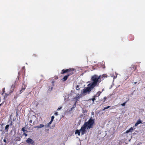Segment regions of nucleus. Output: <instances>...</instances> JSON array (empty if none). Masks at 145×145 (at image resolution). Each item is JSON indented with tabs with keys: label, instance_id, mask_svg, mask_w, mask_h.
<instances>
[{
	"label": "nucleus",
	"instance_id": "obj_4",
	"mask_svg": "<svg viewBox=\"0 0 145 145\" xmlns=\"http://www.w3.org/2000/svg\"><path fill=\"white\" fill-rule=\"evenodd\" d=\"M26 142L29 144H33L34 141L32 139L30 138H28L26 140Z\"/></svg>",
	"mask_w": 145,
	"mask_h": 145
},
{
	"label": "nucleus",
	"instance_id": "obj_24",
	"mask_svg": "<svg viewBox=\"0 0 145 145\" xmlns=\"http://www.w3.org/2000/svg\"><path fill=\"white\" fill-rule=\"evenodd\" d=\"M3 141H4V142H5V143H6V139H4L3 140Z\"/></svg>",
	"mask_w": 145,
	"mask_h": 145
},
{
	"label": "nucleus",
	"instance_id": "obj_16",
	"mask_svg": "<svg viewBox=\"0 0 145 145\" xmlns=\"http://www.w3.org/2000/svg\"><path fill=\"white\" fill-rule=\"evenodd\" d=\"M52 89V87H51V88H49L48 91H50Z\"/></svg>",
	"mask_w": 145,
	"mask_h": 145
},
{
	"label": "nucleus",
	"instance_id": "obj_25",
	"mask_svg": "<svg viewBox=\"0 0 145 145\" xmlns=\"http://www.w3.org/2000/svg\"><path fill=\"white\" fill-rule=\"evenodd\" d=\"M24 135L25 136V137H26L27 136V135L25 133H24Z\"/></svg>",
	"mask_w": 145,
	"mask_h": 145
},
{
	"label": "nucleus",
	"instance_id": "obj_28",
	"mask_svg": "<svg viewBox=\"0 0 145 145\" xmlns=\"http://www.w3.org/2000/svg\"><path fill=\"white\" fill-rule=\"evenodd\" d=\"M34 128H38V126H37L35 127H34Z\"/></svg>",
	"mask_w": 145,
	"mask_h": 145
},
{
	"label": "nucleus",
	"instance_id": "obj_31",
	"mask_svg": "<svg viewBox=\"0 0 145 145\" xmlns=\"http://www.w3.org/2000/svg\"><path fill=\"white\" fill-rule=\"evenodd\" d=\"M73 108H71V110H72V109H73Z\"/></svg>",
	"mask_w": 145,
	"mask_h": 145
},
{
	"label": "nucleus",
	"instance_id": "obj_21",
	"mask_svg": "<svg viewBox=\"0 0 145 145\" xmlns=\"http://www.w3.org/2000/svg\"><path fill=\"white\" fill-rule=\"evenodd\" d=\"M62 108V107H60V108H59L57 109V110H60L61 108Z\"/></svg>",
	"mask_w": 145,
	"mask_h": 145
},
{
	"label": "nucleus",
	"instance_id": "obj_27",
	"mask_svg": "<svg viewBox=\"0 0 145 145\" xmlns=\"http://www.w3.org/2000/svg\"><path fill=\"white\" fill-rule=\"evenodd\" d=\"M5 88H4L3 89V93H4L5 92Z\"/></svg>",
	"mask_w": 145,
	"mask_h": 145
},
{
	"label": "nucleus",
	"instance_id": "obj_8",
	"mask_svg": "<svg viewBox=\"0 0 145 145\" xmlns=\"http://www.w3.org/2000/svg\"><path fill=\"white\" fill-rule=\"evenodd\" d=\"M44 127V125L40 124L38 125V128H41Z\"/></svg>",
	"mask_w": 145,
	"mask_h": 145
},
{
	"label": "nucleus",
	"instance_id": "obj_2",
	"mask_svg": "<svg viewBox=\"0 0 145 145\" xmlns=\"http://www.w3.org/2000/svg\"><path fill=\"white\" fill-rule=\"evenodd\" d=\"M94 122L93 120L90 119L88 121L85 123L80 129L81 134L83 135L86 133V129L92 128L93 127Z\"/></svg>",
	"mask_w": 145,
	"mask_h": 145
},
{
	"label": "nucleus",
	"instance_id": "obj_20",
	"mask_svg": "<svg viewBox=\"0 0 145 145\" xmlns=\"http://www.w3.org/2000/svg\"><path fill=\"white\" fill-rule=\"evenodd\" d=\"M71 69V70H68V72H69L70 71H74V69Z\"/></svg>",
	"mask_w": 145,
	"mask_h": 145
},
{
	"label": "nucleus",
	"instance_id": "obj_26",
	"mask_svg": "<svg viewBox=\"0 0 145 145\" xmlns=\"http://www.w3.org/2000/svg\"><path fill=\"white\" fill-rule=\"evenodd\" d=\"M91 114H92V115H93H93H94V112H91Z\"/></svg>",
	"mask_w": 145,
	"mask_h": 145
},
{
	"label": "nucleus",
	"instance_id": "obj_17",
	"mask_svg": "<svg viewBox=\"0 0 145 145\" xmlns=\"http://www.w3.org/2000/svg\"><path fill=\"white\" fill-rule=\"evenodd\" d=\"M52 121H53L51 120L48 123V124L50 126V125L51 124Z\"/></svg>",
	"mask_w": 145,
	"mask_h": 145
},
{
	"label": "nucleus",
	"instance_id": "obj_14",
	"mask_svg": "<svg viewBox=\"0 0 145 145\" xmlns=\"http://www.w3.org/2000/svg\"><path fill=\"white\" fill-rule=\"evenodd\" d=\"M110 106H107V107H105L103 109V110H105L106 109H108V108H109L110 107Z\"/></svg>",
	"mask_w": 145,
	"mask_h": 145
},
{
	"label": "nucleus",
	"instance_id": "obj_18",
	"mask_svg": "<svg viewBox=\"0 0 145 145\" xmlns=\"http://www.w3.org/2000/svg\"><path fill=\"white\" fill-rule=\"evenodd\" d=\"M54 118V116H52L51 117V120L52 121H53V120Z\"/></svg>",
	"mask_w": 145,
	"mask_h": 145
},
{
	"label": "nucleus",
	"instance_id": "obj_9",
	"mask_svg": "<svg viewBox=\"0 0 145 145\" xmlns=\"http://www.w3.org/2000/svg\"><path fill=\"white\" fill-rule=\"evenodd\" d=\"M71 70V69H69L66 70H63L62 71H63V73H65L68 72V70Z\"/></svg>",
	"mask_w": 145,
	"mask_h": 145
},
{
	"label": "nucleus",
	"instance_id": "obj_13",
	"mask_svg": "<svg viewBox=\"0 0 145 145\" xmlns=\"http://www.w3.org/2000/svg\"><path fill=\"white\" fill-rule=\"evenodd\" d=\"M79 85H77L76 86V89L77 90H78L80 89L79 87Z\"/></svg>",
	"mask_w": 145,
	"mask_h": 145
},
{
	"label": "nucleus",
	"instance_id": "obj_33",
	"mask_svg": "<svg viewBox=\"0 0 145 145\" xmlns=\"http://www.w3.org/2000/svg\"><path fill=\"white\" fill-rule=\"evenodd\" d=\"M116 78V77H114V78Z\"/></svg>",
	"mask_w": 145,
	"mask_h": 145
},
{
	"label": "nucleus",
	"instance_id": "obj_15",
	"mask_svg": "<svg viewBox=\"0 0 145 145\" xmlns=\"http://www.w3.org/2000/svg\"><path fill=\"white\" fill-rule=\"evenodd\" d=\"M22 130L24 132H25V131H26V130L25 129V128L24 127H23L22 128Z\"/></svg>",
	"mask_w": 145,
	"mask_h": 145
},
{
	"label": "nucleus",
	"instance_id": "obj_12",
	"mask_svg": "<svg viewBox=\"0 0 145 145\" xmlns=\"http://www.w3.org/2000/svg\"><path fill=\"white\" fill-rule=\"evenodd\" d=\"M49 127L50 126L48 124H47L46 125H44V127L45 129H46Z\"/></svg>",
	"mask_w": 145,
	"mask_h": 145
},
{
	"label": "nucleus",
	"instance_id": "obj_10",
	"mask_svg": "<svg viewBox=\"0 0 145 145\" xmlns=\"http://www.w3.org/2000/svg\"><path fill=\"white\" fill-rule=\"evenodd\" d=\"M69 75H66L63 78V80L64 81H65L67 79L68 77L69 76Z\"/></svg>",
	"mask_w": 145,
	"mask_h": 145
},
{
	"label": "nucleus",
	"instance_id": "obj_30",
	"mask_svg": "<svg viewBox=\"0 0 145 145\" xmlns=\"http://www.w3.org/2000/svg\"><path fill=\"white\" fill-rule=\"evenodd\" d=\"M105 74H103V76L104 77V76H105Z\"/></svg>",
	"mask_w": 145,
	"mask_h": 145
},
{
	"label": "nucleus",
	"instance_id": "obj_11",
	"mask_svg": "<svg viewBox=\"0 0 145 145\" xmlns=\"http://www.w3.org/2000/svg\"><path fill=\"white\" fill-rule=\"evenodd\" d=\"M80 95H78V96H76L75 98V99L77 101L80 98Z\"/></svg>",
	"mask_w": 145,
	"mask_h": 145
},
{
	"label": "nucleus",
	"instance_id": "obj_3",
	"mask_svg": "<svg viewBox=\"0 0 145 145\" xmlns=\"http://www.w3.org/2000/svg\"><path fill=\"white\" fill-rule=\"evenodd\" d=\"M133 130V127H131L128 130L126 131V132L124 133L123 134L124 136H127V137L128 135H129L130 137L131 136V133Z\"/></svg>",
	"mask_w": 145,
	"mask_h": 145
},
{
	"label": "nucleus",
	"instance_id": "obj_7",
	"mask_svg": "<svg viewBox=\"0 0 145 145\" xmlns=\"http://www.w3.org/2000/svg\"><path fill=\"white\" fill-rule=\"evenodd\" d=\"M9 125H7L5 127V130L7 132L8 131V129L9 127Z\"/></svg>",
	"mask_w": 145,
	"mask_h": 145
},
{
	"label": "nucleus",
	"instance_id": "obj_5",
	"mask_svg": "<svg viewBox=\"0 0 145 145\" xmlns=\"http://www.w3.org/2000/svg\"><path fill=\"white\" fill-rule=\"evenodd\" d=\"M81 133V131H80V129L79 130H76V131L75 133V134H77L78 135H80V133Z\"/></svg>",
	"mask_w": 145,
	"mask_h": 145
},
{
	"label": "nucleus",
	"instance_id": "obj_34",
	"mask_svg": "<svg viewBox=\"0 0 145 145\" xmlns=\"http://www.w3.org/2000/svg\"><path fill=\"white\" fill-rule=\"evenodd\" d=\"M135 84L136 83V82H135Z\"/></svg>",
	"mask_w": 145,
	"mask_h": 145
},
{
	"label": "nucleus",
	"instance_id": "obj_6",
	"mask_svg": "<svg viewBox=\"0 0 145 145\" xmlns=\"http://www.w3.org/2000/svg\"><path fill=\"white\" fill-rule=\"evenodd\" d=\"M141 123V121L140 120H138L135 124V126L136 127L138 124Z\"/></svg>",
	"mask_w": 145,
	"mask_h": 145
},
{
	"label": "nucleus",
	"instance_id": "obj_23",
	"mask_svg": "<svg viewBox=\"0 0 145 145\" xmlns=\"http://www.w3.org/2000/svg\"><path fill=\"white\" fill-rule=\"evenodd\" d=\"M54 114L57 116L58 115V114H57V112H55V113H54Z\"/></svg>",
	"mask_w": 145,
	"mask_h": 145
},
{
	"label": "nucleus",
	"instance_id": "obj_29",
	"mask_svg": "<svg viewBox=\"0 0 145 145\" xmlns=\"http://www.w3.org/2000/svg\"><path fill=\"white\" fill-rule=\"evenodd\" d=\"M101 93V92H100L99 93V95H98V96H99L100 94V93Z\"/></svg>",
	"mask_w": 145,
	"mask_h": 145
},
{
	"label": "nucleus",
	"instance_id": "obj_1",
	"mask_svg": "<svg viewBox=\"0 0 145 145\" xmlns=\"http://www.w3.org/2000/svg\"><path fill=\"white\" fill-rule=\"evenodd\" d=\"M100 76L95 75L91 78L93 82L91 84H89L88 85V87L86 89H83V93H89L91 89L93 88L97 84L98 80L100 78Z\"/></svg>",
	"mask_w": 145,
	"mask_h": 145
},
{
	"label": "nucleus",
	"instance_id": "obj_32",
	"mask_svg": "<svg viewBox=\"0 0 145 145\" xmlns=\"http://www.w3.org/2000/svg\"><path fill=\"white\" fill-rule=\"evenodd\" d=\"M99 92H98V93H99Z\"/></svg>",
	"mask_w": 145,
	"mask_h": 145
},
{
	"label": "nucleus",
	"instance_id": "obj_22",
	"mask_svg": "<svg viewBox=\"0 0 145 145\" xmlns=\"http://www.w3.org/2000/svg\"><path fill=\"white\" fill-rule=\"evenodd\" d=\"M91 99L92 100L93 102H94V101L95 100V97L92 99Z\"/></svg>",
	"mask_w": 145,
	"mask_h": 145
},
{
	"label": "nucleus",
	"instance_id": "obj_19",
	"mask_svg": "<svg viewBox=\"0 0 145 145\" xmlns=\"http://www.w3.org/2000/svg\"><path fill=\"white\" fill-rule=\"evenodd\" d=\"M126 103V102L124 103H123L121 104V105L122 106H124L125 105V104Z\"/></svg>",
	"mask_w": 145,
	"mask_h": 145
}]
</instances>
